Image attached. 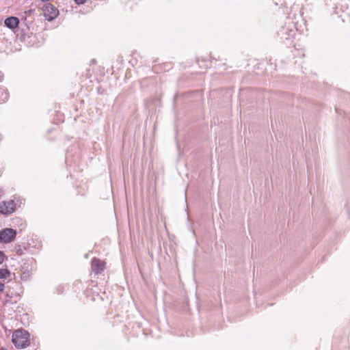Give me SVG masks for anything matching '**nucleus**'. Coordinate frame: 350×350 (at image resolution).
Segmentation results:
<instances>
[{
    "label": "nucleus",
    "instance_id": "nucleus-2",
    "mask_svg": "<svg viewBox=\"0 0 350 350\" xmlns=\"http://www.w3.org/2000/svg\"><path fill=\"white\" fill-rule=\"evenodd\" d=\"M42 10L44 16L49 21L55 18L59 14L58 10L50 3L44 4Z\"/></svg>",
    "mask_w": 350,
    "mask_h": 350
},
{
    "label": "nucleus",
    "instance_id": "nucleus-6",
    "mask_svg": "<svg viewBox=\"0 0 350 350\" xmlns=\"http://www.w3.org/2000/svg\"><path fill=\"white\" fill-rule=\"evenodd\" d=\"M5 25L10 29H14L18 26L19 19L15 16H10L5 20Z\"/></svg>",
    "mask_w": 350,
    "mask_h": 350
},
{
    "label": "nucleus",
    "instance_id": "nucleus-4",
    "mask_svg": "<svg viewBox=\"0 0 350 350\" xmlns=\"http://www.w3.org/2000/svg\"><path fill=\"white\" fill-rule=\"evenodd\" d=\"M91 269L95 274H100L105 269V262L99 258H93L91 262Z\"/></svg>",
    "mask_w": 350,
    "mask_h": 350
},
{
    "label": "nucleus",
    "instance_id": "nucleus-3",
    "mask_svg": "<svg viewBox=\"0 0 350 350\" xmlns=\"http://www.w3.org/2000/svg\"><path fill=\"white\" fill-rule=\"evenodd\" d=\"M16 231L12 228H5L0 231V242L8 243L15 239Z\"/></svg>",
    "mask_w": 350,
    "mask_h": 350
},
{
    "label": "nucleus",
    "instance_id": "nucleus-8",
    "mask_svg": "<svg viewBox=\"0 0 350 350\" xmlns=\"http://www.w3.org/2000/svg\"><path fill=\"white\" fill-rule=\"evenodd\" d=\"M74 1L77 4H79V5L83 4L87 1V0H74Z\"/></svg>",
    "mask_w": 350,
    "mask_h": 350
},
{
    "label": "nucleus",
    "instance_id": "nucleus-9",
    "mask_svg": "<svg viewBox=\"0 0 350 350\" xmlns=\"http://www.w3.org/2000/svg\"><path fill=\"white\" fill-rule=\"evenodd\" d=\"M3 257H4L3 253L0 251V264L3 262V259H4Z\"/></svg>",
    "mask_w": 350,
    "mask_h": 350
},
{
    "label": "nucleus",
    "instance_id": "nucleus-7",
    "mask_svg": "<svg viewBox=\"0 0 350 350\" xmlns=\"http://www.w3.org/2000/svg\"><path fill=\"white\" fill-rule=\"evenodd\" d=\"M10 275L7 269H0V279H5Z\"/></svg>",
    "mask_w": 350,
    "mask_h": 350
},
{
    "label": "nucleus",
    "instance_id": "nucleus-5",
    "mask_svg": "<svg viewBox=\"0 0 350 350\" xmlns=\"http://www.w3.org/2000/svg\"><path fill=\"white\" fill-rule=\"evenodd\" d=\"M15 203L13 200L0 203V212L3 214H10L14 211Z\"/></svg>",
    "mask_w": 350,
    "mask_h": 350
},
{
    "label": "nucleus",
    "instance_id": "nucleus-1",
    "mask_svg": "<svg viewBox=\"0 0 350 350\" xmlns=\"http://www.w3.org/2000/svg\"><path fill=\"white\" fill-rule=\"evenodd\" d=\"M29 334L22 329L16 330L12 334V341L18 349H24L30 345Z\"/></svg>",
    "mask_w": 350,
    "mask_h": 350
},
{
    "label": "nucleus",
    "instance_id": "nucleus-10",
    "mask_svg": "<svg viewBox=\"0 0 350 350\" xmlns=\"http://www.w3.org/2000/svg\"><path fill=\"white\" fill-rule=\"evenodd\" d=\"M5 289V284L2 282H0V292L3 291Z\"/></svg>",
    "mask_w": 350,
    "mask_h": 350
}]
</instances>
